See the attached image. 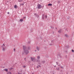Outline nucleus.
Returning a JSON list of instances; mask_svg holds the SVG:
<instances>
[{"instance_id":"1","label":"nucleus","mask_w":74,"mask_h":74,"mask_svg":"<svg viewBox=\"0 0 74 74\" xmlns=\"http://www.w3.org/2000/svg\"><path fill=\"white\" fill-rule=\"evenodd\" d=\"M23 49L24 51V53H25V54H28L29 53V51L27 50V49H26V46H23Z\"/></svg>"},{"instance_id":"2","label":"nucleus","mask_w":74,"mask_h":74,"mask_svg":"<svg viewBox=\"0 0 74 74\" xmlns=\"http://www.w3.org/2000/svg\"><path fill=\"white\" fill-rule=\"evenodd\" d=\"M37 7L38 9H40V8H41V7H42V6L40 4H38V5Z\"/></svg>"},{"instance_id":"3","label":"nucleus","mask_w":74,"mask_h":74,"mask_svg":"<svg viewBox=\"0 0 74 74\" xmlns=\"http://www.w3.org/2000/svg\"><path fill=\"white\" fill-rule=\"evenodd\" d=\"M45 19H47V16L45 15V16H44V14L42 15V19H44V18H45Z\"/></svg>"},{"instance_id":"4","label":"nucleus","mask_w":74,"mask_h":74,"mask_svg":"<svg viewBox=\"0 0 74 74\" xmlns=\"http://www.w3.org/2000/svg\"><path fill=\"white\" fill-rule=\"evenodd\" d=\"M26 49L27 50H30V47H26Z\"/></svg>"},{"instance_id":"5","label":"nucleus","mask_w":74,"mask_h":74,"mask_svg":"<svg viewBox=\"0 0 74 74\" xmlns=\"http://www.w3.org/2000/svg\"><path fill=\"white\" fill-rule=\"evenodd\" d=\"M31 59L32 60V61L33 62L34 60H35V58H33L32 57H31Z\"/></svg>"},{"instance_id":"6","label":"nucleus","mask_w":74,"mask_h":74,"mask_svg":"<svg viewBox=\"0 0 74 74\" xmlns=\"http://www.w3.org/2000/svg\"><path fill=\"white\" fill-rule=\"evenodd\" d=\"M34 15L36 16H38V17L39 16V15L38 14L35 13L34 14Z\"/></svg>"},{"instance_id":"7","label":"nucleus","mask_w":74,"mask_h":74,"mask_svg":"<svg viewBox=\"0 0 74 74\" xmlns=\"http://www.w3.org/2000/svg\"><path fill=\"white\" fill-rule=\"evenodd\" d=\"M45 63V60L42 61L41 62V63H43V64Z\"/></svg>"},{"instance_id":"8","label":"nucleus","mask_w":74,"mask_h":74,"mask_svg":"<svg viewBox=\"0 0 74 74\" xmlns=\"http://www.w3.org/2000/svg\"><path fill=\"white\" fill-rule=\"evenodd\" d=\"M36 49H37L38 51H39V50H40V48H39V47H37Z\"/></svg>"},{"instance_id":"9","label":"nucleus","mask_w":74,"mask_h":74,"mask_svg":"<svg viewBox=\"0 0 74 74\" xmlns=\"http://www.w3.org/2000/svg\"><path fill=\"white\" fill-rule=\"evenodd\" d=\"M48 5V6H52V4H51V3H49V4Z\"/></svg>"},{"instance_id":"10","label":"nucleus","mask_w":74,"mask_h":74,"mask_svg":"<svg viewBox=\"0 0 74 74\" xmlns=\"http://www.w3.org/2000/svg\"><path fill=\"white\" fill-rule=\"evenodd\" d=\"M65 36L67 38L69 37V36H68V35H67V34H65Z\"/></svg>"},{"instance_id":"11","label":"nucleus","mask_w":74,"mask_h":74,"mask_svg":"<svg viewBox=\"0 0 74 74\" xmlns=\"http://www.w3.org/2000/svg\"><path fill=\"white\" fill-rule=\"evenodd\" d=\"M61 31H62V29H60V30H59L58 31V33H61Z\"/></svg>"},{"instance_id":"12","label":"nucleus","mask_w":74,"mask_h":74,"mask_svg":"<svg viewBox=\"0 0 74 74\" xmlns=\"http://www.w3.org/2000/svg\"><path fill=\"white\" fill-rule=\"evenodd\" d=\"M19 21H20V22H23V19H20Z\"/></svg>"},{"instance_id":"13","label":"nucleus","mask_w":74,"mask_h":74,"mask_svg":"<svg viewBox=\"0 0 74 74\" xmlns=\"http://www.w3.org/2000/svg\"><path fill=\"white\" fill-rule=\"evenodd\" d=\"M4 70H5V71H6L7 72H8V69H4Z\"/></svg>"},{"instance_id":"14","label":"nucleus","mask_w":74,"mask_h":74,"mask_svg":"<svg viewBox=\"0 0 74 74\" xmlns=\"http://www.w3.org/2000/svg\"><path fill=\"white\" fill-rule=\"evenodd\" d=\"M14 8H16V9L17 8V5H15L14 6Z\"/></svg>"},{"instance_id":"15","label":"nucleus","mask_w":74,"mask_h":74,"mask_svg":"<svg viewBox=\"0 0 74 74\" xmlns=\"http://www.w3.org/2000/svg\"><path fill=\"white\" fill-rule=\"evenodd\" d=\"M40 56H38L37 57V59H40Z\"/></svg>"},{"instance_id":"16","label":"nucleus","mask_w":74,"mask_h":74,"mask_svg":"<svg viewBox=\"0 0 74 74\" xmlns=\"http://www.w3.org/2000/svg\"><path fill=\"white\" fill-rule=\"evenodd\" d=\"M8 74H11V72H9L8 73Z\"/></svg>"},{"instance_id":"17","label":"nucleus","mask_w":74,"mask_h":74,"mask_svg":"<svg viewBox=\"0 0 74 74\" xmlns=\"http://www.w3.org/2000/svg\"><path fill=\"white\" fill-rule=\"evenodd\" d=\"M19 2H22V0H18Z\"/></svg>"},{"instance_id":"18","label":"nucleus","mask_w":74,"mask_h":74,"mask_svg":"<svg viewBox=\"0 0 74 74\" xmlns=\"http://www.w3.org/2000/svg\"><path fill=\"white\" fill-rule=\"evenodd\" d=\"M2 50L3 51H5V48H3Z\"/></svg>"},{"instance_id":"19","label":"nucleus","mask_w":74,"mask_h":74,"mask_svg":"<svg viewBox=\"0 0 74 74\" xmlns=\"http://www.w3.org/2000/svg\"><path fill=\"white\" fill-rule=\"evenodd\" d=\"M37 62H40V60H38Z\"/></svg>"},{"instance_id":"20","label":"nucleus","mask_w":74,"mask_h":74,"mask_svg":"<svg viewBox=\"0 0 74 74\" xmlns=\"http://www.w3.org/2000/svg\"><path fill=\"white\" fill-rule=\"evenodd\" d=\"M51 29H54V27H51Z\"/></svg>"},{"instance_id":"21","label":"nucleus","mask_w":74,"mask_h":74,"mask_svg":"<svg viewBox=\"0 0 74 74\" xmlns=\"http://www.w3.org/2000/svg\"><path fill=\"white\" fill-rule=\"evenodd\" d=\"M72 52H74V51L73 49L72 50Z\"/></svg>"},{"instance_id":"22","label":"nucleus","mask_w":74,"mask_h":74,"mask_svg":"<svg viewBox=\"0 0 74 74\" xmlns=\"http://www.w3.org/2000/svg\"><path fill=\"white\" fill-rule=\"evenodd\" d=\"M56 63L57 65H58V62H56Z\"/></svg>"},{"instance_id":"23","label":"nucleus","mask_w":74,"mask_h":74,"mask_svg":"<svg viewBox=\"0 0 74 74\" xmlns=\"http://www.w3.org/2000/svg\"><path fill=\"white\" fill-rule=\"evenodd\" d=\"M21 5H24V4L22 3V4H21Z\"/></svg>"},{"instance_id":"24","label":"nucleus","mask_w":74,"mask_h":74,"mask_svg":"<svg viewBox=\"0 0 74 74\" xmlns=\"http://www.w3.org/2000/svg\"><path fill=\"white\" fill-rule=\"evenodd\" d=\"M24 60H25V61H26V58H24Z\"/></svg>"},{"instance_id":"25","label":"nucleus","mask_w":74,"mask_h":74,"mask_svg":"<svg viewBox=\"0 0 74 74\" xmlns=\"http://www.w3.org/2000/svg\"><path fill=\"white\" fill-rule=\"evenodd\" d=\"M14 52H15V49H14Z\"/></svg>"},{"instance_id":"26","label":"nucleus","mask_w":74,"mask_h":74,"mask_svg":"<svg viewBox=\"0 0 74 74\" xmlns=\"http://www.w3.org/2000/svg\"><path fill=\"white\" fill-rule=\"evenodd\" d=\"M13 68H11L10 69V70H12Z\"/></svg>"},{"instance_id":"27","label":"nucleus","mask_w":74,"mask_h":74,"mask_svg":"<svg viewBox=\"0 0 74 74\" xmlns=\"http://www.w3.org/2000/svg\"><path fill=\"white\" fill-rule=\"evenodd\" d=\"M58 70H59V68H58Z\"/></svg>"},{"instance_id":"28","label":"nucleus","mask_w":74,"mask_h":74,"mask_svg":"<svg viewBox=\"0 0 74 74\" xmlns=\"http://www.w3.org/2000/svg\"><path fill=\"white\" fill-rule=\"evenodd\" d=\"M3 46H5V45H4V44H3Z\"/></svg>"},{"instance_id":"29","label":"nucleus","mask_w":74,"mask_h":74,"mask_svg":"<svg viewBox=\"0 0 74 74\" xmlns=\"http://www.w3.org/2000/svg\"><path fill=\"white\" fill-rule=\"evenodd\" d=\"M39 67H41V66L40 65H38Z\"/></svg>"},{"instance_id":"30","label":"nucleus","mask_w":74,"mask_h":74,"mask_svg":"<svg viewBox=\"0 0 74 74\" xmlns=\"http://www.w3.org/2000/svg\"><path fill=\"white\" fill-rule=\"evenodd\" d=\"M25 18H26V17H24V18H23V19H25Z\"/></svg>"},{"instance_id":"31","label":"nucleus","mask_w":74,"mask_h":74,"mask_svg":"<svg viewBox=\"0 0 74 74\" xmlns=\"http://www.w3.org/2000/svg\"><path fill=\"white\" fill-rule=\"evenodd\" d=\"M8 14H10V12H8Z\"/></svg>"},{"instance_id":"32","label":"nucleus","mask_w":74,"mask_h":74,"mask_svg":"<svg viewBox=\"0 0 74 74\" xmlns=\"http://www.w3.org/2000/svg\"><path fill=\"white\" fill-rule=\"evenodd\" d=\"M61 67L62 69H63V66H61Z\"/></svg>"},{"instance_id":"33","label":"nucleus","mask_w":74,"mask_h":74,"mask_svg":"<svg viewBox=\"0 0 74 74\" xmlns=\"http://www.w3.org/2000/svg\"><path fill=\"white\" fill-rule=\"evenodd\" d=\"M18 74H21V73H18Z\"/></svg>"},{"instance_id":"34","label":"nucleus","mask_w":74,"mask_h":74,"mask_svg":"<svg viewBox=\"0 0 74 74\" xmlns=\"http://www.w3.org/2000/svg\"><path fill=\"white\" fill-rule=\"evenodd\" d=\"M22 54H23V55L24 54V53H23Z\"/></svg>"},{"instance_id":"35","label":"nucleus","mask_w":74,"mask_h":74,"mask_svg":"<svg viewBox=\"0 0 74 74\" xmlns=\"http://www.w3.org/2000/svg\"><path fill=\"white\" fill-rule=\"evenodd\" d=\"M56 67V65L54 66V67Z\"/></svg>"},{"instance_id":"36","label":"nucleus","mask_w":74,"mask_h":74,"mask_svg":"<svg viewBox=\"0 0 74 74\" xmlns=\"http://www.w3.org/2000/svg\"><path fill=\"white\" fill-rule=\"evenodd\" d=\"M58 66H59V67H60V65H58Z\"/></svg>"},{"instance_id":"37","label":"nucleus","mask_w":74,"mask_h":74,"mask_svg":"<svg viewBox=\"0 0 74 74\" xmlns=\"http://www.w3.org/2000/svg\"><path fill=\"white\" fill-rule=\"evenodd\" d=\"M37 68L38 69V66H37Z\"/></svg>"},{"instance_id":"38","label":"nucleus","mask_w":74,"mask_h":74,"mask_svg":"<svg viewBox=\"0 0 74 74\" xmlns=\"http://www.w3.org/2000/svg\"><path fill=\"white\" fill-rule=\"evenodd\" d=\"M32 74H34V73H32Z\"/></svg>"},{"instance_id":"39","label":"nucleus","mask_w":74,"mask_h":74,"mask_svg":"<svg viewBox=\"0 0 74 74\" xmlns=\"http://www.w3.org/2000/svg\"><path fill=\"white\" fill-rule=\"evenodd\" d=\"M35 52H36V50H35Z\"/></svg>"},{"instance_id":"40","label":"nucleus","mask_w":74,"mask_h":74,"mask_svg":"<svg viewBox=\"0 0 74 74\" xmlns=\"http://www.w3.org/2000/svg\"><path fill=\"white\" fill-rule=\"evenodd\" d=\"M24 67H25V66H24Z\"/></svg>"},{"instance_id":"41","label":"nucleus","mask_w":74,"mask_h":74,"mask_svg":"<svg viewBox=\"0 0 74 74\" xmlns=\"http://www.w3.org/2000/svg\"><path fill=\"white\" fill-rule=\"evenodd\" d=\"M58 3H59V2H58Z\"/></svg>"},{"instance_id":"42","label":"nucleus","mask_w":74,"mask_h":74,"mask_svg":"<svg viewBox=\"0 0 74 74\" xmlns=\"http://www.w3.org/2000/svg\"><path fill=\"white\" fill-rule=\"evenodd\" d=\"M30 42H29V43H30Z\"/></svg>"},{"instance_id":"43","label":"nucleus","mask_w":74,"mask_h":74,"mask_svg":"<svg viewBox=\"0 0 74 74\" xmlns=\"http://www.w3.org/2000/svg\"><path fill=\"white\" fill-rule=\"evenodd\" d=\"M50 44V45H51V44Z\"/></svg>"},{"instance_id":"44","label":"nucleus","mask_w":74,"mask_h":74,"mask_svg":"<svg viewBox=\"0 0 74 74\" xmlns=\"http://www.w3.org/2000/svg\"><path fill=\"white\" fill-rule=\"evenodd\" d=\"M56 29H57V28H56Z\"/></svg>"}]
</instances>
